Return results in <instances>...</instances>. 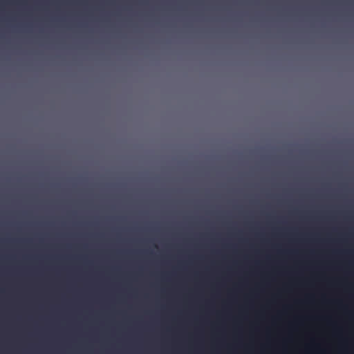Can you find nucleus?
<instances>
[{"label": "nucleus", "instance_id": "obj_2", "mask_svg": "<svg viewBox=\"0 0 354 354\" xmlns=\"http://www.w3.org/2000/svg\"><path fill=\"white\" fill-rule=\"evenodd\" d=\"M234 2H235V3H237L238 1H235Z\"/></svg>", "mask_w": 354, "mask_h": 354}, {"label": "nucleus", "instance_id": "obj_1", "mask_svg": "<svg viewBox=\"0 0 354 354\" xmlns=\"http://www.w3.org/2000/svg\"><path fill=\"white\" fill-rule=\"evenodd\" d=\"M187 2H188V3H190L191 1H188Z\"/></svg>", "mask_w": 354, "mask_h": 354}]
</instances>
